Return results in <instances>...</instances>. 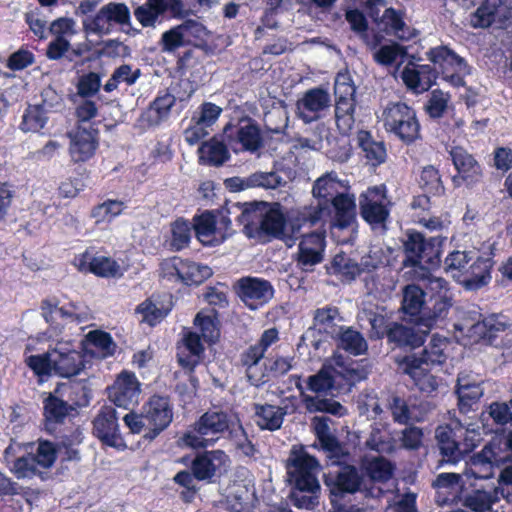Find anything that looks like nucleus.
I'll return each mask as SVG.
<instances>
[{
    "instance_id": "4468645a",
    "label": "nucleus",
    "mask_w": 512,
    "mask_h": 512,
    "mask_svg": "<svg viewBox=\"0 0 512 512\" xmlns=\"http://www.w3.org/2000/svg\"><path fill=\"white\" fill-rule=\"evenodd\" d=\"M92 434L102 446L117 451L127 449L126 441L121 433L116 409L109 405L102 406L92 420Z\"/></svg>"
},
{
    "instance_id": "680f3d73",
    "label": "nucleus",
    "mask_w": 512,
    "mask_h": 512,
    "mask_svg": "<svg viewBox=\"0 0 512 512\" xmlns=\"http://www.w3.org/2000/svg\"><path fill=\"white\" fill-rule=\"evenodd\" d=\"M57 446L55 443L49 440L39 439L37 441V447L32 455L34 456L36 463L42 469L51 468L57 459Z\"/></svg>"
},
{
    "instance_id": "412c9836",
    "label": "nucleus",
    "mask_w": 512,
    "mask_h": 512,
    "mask_svg": "<svg viewBox=\"0 0 512 512\" xmlns=\"http://www.w3.org/2000/svg\"><path fill=\"white\" fill-rule=\"evenodd\" d=\"M449 154L457 171V174L452 177L455 187H460L461 185L473 187L482 181L483 172L481 165L472 154L459 146L453 147Z\"/></svg>"
},
{
    "instance_id": "9b49d317",
    "label": "nucleus",
    "mask_w": 512,
    "mask_h": 512,
    "mask_svg": "<svg viewBox=\"0 0 512 512\" xmlns=\"http://www.w3.org/2000/svg\"><path fill=\"white\" fill-rule=\"evenodd\" d=\"M161 271L166 280L186 286H198L213 274L208 265L178 256L166 259L161 264Z\"/></svg>"
},
{
    "instance_id": "a878e982",
    "label": "nucleus",
    "mask_w": 512,
    "mask_h": 512,
    "mask_svg": "<svg viewBox=\"0 0 512 512\" xmlns=\"http://www.w3.org/2000/svg\"><path fill=\"white\" fill-rule=\"evenodd\" d=\"M331 97L327 90L322 87H314L307 90L303 97L297 102V108L305 123L317 121L321 113L329 108Z\"/></svg>"
},
{
    "instance_id": "5701e85b",
    "label": "nucleus",
    "mask_w": 512,
    "mask_h": 512,
    "mask_svg": "<svg viewBox=\"0 0 512 512\" xmlns=\"http://www.w3.org/2000/svg\"><path fill=\"white\" fill-rule=\"evenodd\" d=\"M74 265L79 272L90 273L100 278H119L123 275L116 260L108 256L94 255L89 249L75 257Z\"/></svg>"
},
{
    "instance_id": "8fccbe9b",
    "label": "nucleus",
    "mask_w": 512,
    "mask_h": 512,
    "mask_svg": "<svg viewBox=\"0 0 512 512\" xmlns=\"http://www.w3.org/2000/svg\"><path fill=\"white\" fill-rule=\"evenodd\" d=\"M363 467L372 481L386 482L393 476L394 465L382 456L366 461Z\"/></svg>"
},
{
    "instance_id": "37998d69",
    "label": "nucleus",
    "mask_w": 512,
    "mask_h": 512,
    "mask_svg": "<svg viewBox=\"0 0 512 512\" xmlns=\"http://www.w3.org/2000/svg\"><path fill=\"white\" fill-rule=\"evenodd\" d=\"M358 142L365 158L372 166L376 167L385 162L387 157L385 144L375 141L370 132L361 130L358 133Z\"/></svg>"
},
{
    "instance_id": "aec40b11",
    "label": "nucleus",
    "mask_w": 512,
    "mask_h": 512,
    "mask_svg": "<svg viewBox=\"0 0 512 512\" xmlns=\"http://www.w3.org/2000/svg\"><path fill=\"white\" fill-rule=\"evenodd\" d=\"M141 393V383L132 371L123 370L115 378L113 384L107 387V397L119 408L129 409L138 404Z\"/></svg>"
},
{
    "instance_id": "7ed1b4c3",
    "label": "nucleus",
    "mask_w": 512,
    "mask_h": 512,
    "mask_svg": "<svg viewBox=\"0 0 512 512\" xmlns=\"http://www.w3.org/2000/svg\"><path fill=\"white\" fill-rule=\"evenodd\" d=\"M174 418V408L168 395L152 394L140 412L130 411L123 417L131 434H141L146 442L154 441L169 428Z\"/></svg>"
},
{
    "instance_id": "603ef678",
    "label": "nucleus",
    "mask_w": 512,
    "mask_h": 512,
    "mask_svg": "<svg viewBox=\"0 0 512 512\" xmlns=\"http://www.w3.org/2000/svg\"><path fill=\"white\" fill-rule=\"evenodd\" d=\"M101 56L100 51H93L89 44L79 43L75 47L68 48L66 51V59L73 62V69H79L88 63L94 62Z\"/></svg>"
},
{
    "instance_id": "423d86ee",
    "label": "nucleus",
    "mask_w": 512,
    "mask_h": 512,
    "mask_svg": "<svg viewBox=\"0 0 512 512\" xmlns=\"http://www.w3.org/2000/svg\"><path fill=\"white\" fill-rule=\"evenodd\" d=\"M384 127L406 145L421 137V126L414 108L404 102L390 103L383 112Z\"/></svg>"
},
{
    "instance_id": "c9c22d12",
    "label": "nucleus",
    "mask_w": 512,
    "mask_h": 512,
    "mask_svg": "<svg viewBox=\"0 0 512 512\" xmlns=\"http://www.w3.org/2000/svg\"><path fill=\"white\" fill-rule=\"evenodd\" d=\"M198 156L200 164L219 167L229 160L230 153L223 142L212 137L200 145Z\"/></svg>"
},
{
    "instance_id": "4d7b16f0",
    "label": "nucleus",
    "mask_w": 512,
    "mask_h": 512,
    "mask_svg": "<svg viewBox=\"0 0 512 512\" xmlns=\"http://www.w3.org/2000/svg\"><path fill=\"white\" fill-rule=\"evenodd\" d=\"M47 122L45 111L41 105H29L22 116L20 129L24 132H38Z\"/></svg>"
},
{
    "instance_id": "39448f33",
    "label": "nucleus",
    "mask_w": 512,
    "mask_h": 512,
    "mask_svg": "<svg viewBox=\"0 0 512 512\" xmlns=\"http://www.w3.org/2000/svg\"><path fill=\"white\" fill-rule=\"evenodd\" d=\"M323 484L332 507L349 506L346 498L361 490L363 476L356 466L345 463L324 473Z\"/></svg>"
},
{
    "instance_id": "a211bd4d",
    "label": "nucleus",
    "mask_w": 512,
    "mask_h": 512,
    "mask_svg": "<svg viewBox=\"0 0 512 512\" xmlns=\"http://www.w3.org/2000/svg\"><path fill=\"white\" fill-rule=\"evenodd\" d=\"M75 408L69 402L49 393L43 399V429L49 435H56L69 430L74 424L70 414Z\"/></svg>"
},
{
    "instance_id": "6e6552de",
    "label": "nucleus",
    "mask_w": 512,
    "mask_h": 512,
    "mask_svg": "<svg viewBox=\"0 0 512 512\" xmlns=\"http://www.w3.org/2000/svg\"><path fill=\"white\" fill-rule=\"evenodd\" d=\"M426 56L443 80L456 88L465 86V77L470 75L471 70L463 57L444 45L430 48Z\"/></svg>"
},
{
    "instance_id": "4c0bfd02",
    "label": "nucleus",
    "mask_w": 512,
    "mask_h": 512,
    "mask_svg": "<svg viewBox=\"0 0 512 512\" xmlns=\"http://www.w3.org/2000/svg\"><path fill=\"white\" fill-rule=\"evenodd\" d=\"M194 326L200 331V336L209 345L216 344L220 339V321L218 319V312L212 309L209 313L200 311L196 314Z\"/></svg>"
},
{
    "instance_id": "49530a36",
    "label": "nucleus",
    "mask_w": 512,
    "mask_h": 512,
    "mask_svg": "<svg viewBox=\"0 0 512 512\" xmlns=\"http://www.w3.org/2000/svg\"><path fill=\"white\" fill-rule=\"evenodd\" d=\"M462 505L473 512H489L498 501L496 493L475 489L463 495Z\"/></svg>"
},
{
    "instance_id": "f704fd0d",
    "label": "nucleus",
    "mask_w": 512,
    "mask_h": 512,
    "mask_svg": "<svg viewBox=\"0 0 512 512\" xmlns=\"http://www.w3.org/2000/svg\"><path fill=\"white\" fill-rule=\"evenodd\" d=\"M175 103L176 98L174 95L168 91H160L145 111V120L150 126L160 125L163 121L168 119L171 108Z\"/></svg>"
},
{
    "instance_id": "9d476101",
    "label": "nucleus",
    "mask_w": 512,
    "mask_h": 512,
    "mask_svg": "<svg viewBox=\"0 0 512 512\" xmlns=\"http://www.w3.org/2000/svg\"><path fill=\"white\" fill-rule=\"evenodd\" d=\"M441 240L438 237L429 239L416 230H408L406 240L403 243L405 267L424 268V265H433L439 261V246Z\"/></svg>"
},
{
    "instance_id": "20e7f679",
    "label": "nucleus",
    "mask_w": 512,
    "mask_h": 512,
    "mask_svg": "<svg viewBox=\"0 0 512 512\" xmlns=\"http://www.w3.org/2000/svg\"><path fill=\"white\" fill-rule=\"evenodd\" d=\"M319 462L303 445H293L285 461L289 482L300 492L315 493L320 489L316 470Z\"/></svg>"
},
{
    "instance_id": "69168bd1",
    "label": "nucleus",
    "mask_w": 512,
    "mask_h": 512,
    "mask_svg": "<svg viewBox=\"0 0 512 512\" xmlns=\"http://www.w3.org/2000/svg\"><path fill=\"white\" fill-rule=\"evenodd\" d=\"M86 338L91 345L101 352L103 357H110L115 354L117 345L110 333L93 330L86 335Z\"/></svg>"
},
{
    "instance_id": "72a5a7b5",
    "label": "nucleus",
    "mask_w": 512,
    "mask_h": 512,
    "mask_svg": "<svg viewBox=\"0 0 512 512\" xmlns=\"http://www.w3.org/2000/svg\"><path fill=\"white\" fill-rule=\"evenodd\" d=\"M399 368L403 371V373L409 375L413 378L417 385H419L420 389L423 391L433 392L437 389L438 384L436 382L435 377L431 375H426L427 377V387L424 383H421L420 376L424 371H428L429 367L426 366V360H424L422 354L417 356L415 354L405 355L398 361Z\"/></svg>"
},
{
    "instance_id": "1a4fd4ad",
    "label": "nucleus",
    "mask_w": 512,
    "mask_h": 512,
    "mask_svg": "<svg viewBox=\"0 0 512 512\" xmlns=\"http://www.w3.org/2000/svg\"><path fill=\"white\" fill-rule=\"evenodd\" d=\"M83 30L87 34L109 35L115 26H131V12L123 2H108L95 15L87 16L83 21Z\"/></svg>"
},
{
    "instance_id": "bf43d9fd",
    "label": "nucleus",
    "mask_w": 512,
    "mask_h": 512,
    "mask_svg": "<svg viewBox=\"0 0 512 512\" xmlns=\"http://www.w3.org/2000/svg\"><path fill=\"white\" fill-rule=\"evenodd\" d=\"M472 261L470 252L466 251H453L448 254L445 259V266L448 272L453 274V277L461 283L462 277L467 273L468 265Z\"/></svg>"
},
{
    "instance_id": "f8f14e48",
    "label": "nucleus",
    "mask_w": 512,
    "mask_h": 512,
    "mask_svg": "<svg viewBox=\"0 0 512 512\" xmlns=\"http://www.w3.org/2000/svg\"><path fill=\"white\" fill-rule=\"evenodd\" d=\"M428 290L430 295L426 302L423 318H418V326L427 328V331L439 321H444L452 307V298L449 295V287L446 280L430 278Z\"/></svg>"
},
{
    "instance_id": "6ab92c4d",
    "label": "nucleus",
    "mask_w": 512,
    "mask_h": 512,
    "mask_svg": "<svg viewBox=\"0 0 512 512\" xmlns=\"http://www.w3.org/2000/svg\"><path fill=\"white\" fill-rule=\"evenodd\" d=\"M235 290L240 300L250 310L263 307L275 293L270 281L252 276L240 278L235 285Z\"/></svg>"
},
{
    "instance_id": "de8ad7c7",
    "label": "nucleus",
    "mask_w": 512,
    "mask_h": 512,
    "mask_svg": "<svg viewBox=\"0 0 512 512\" xmlns=\"http://www.w3.org/2000/svg\"><path fill=\"white\" fill-rule=\"evenodd\" d=\"M404 12L393 7L386 8L382 15V22L388 33L394 34L401 40H409L411 33L404 21Z\"/></svg>"
},
{
    "instance_id": "58836bf2",
    "label": "nucleus",
    "mask_w": 512,
    "mask_h": 512,
    "mask_svg": "<svg viewBox=\"0 0 512 512\" xmlns=\"http://www.w3.org/2000/svg\"><path fill=\"white\" fill-rule=\"evenodd\" d=\"M52 436L59 440L60 446L64 448L63 462H79L81 460L80 451L74 447L83 441V433L80 426L72 424L69 430Z\"/></svg>"
},
{
    "instance_id": "2f4dec72",
    "label": "nucleus",
    "mask_w": 512,
    "mask_h": 512,
    "mask_svg": "<svg viewBox=\"0 0 512 512\" xmlns=\"http://www.w3.org/2000/svg\"><path fill=\"white\" fill-rule=\"evenodd\" d=\"M454 393L457 396V407L461 414H468L477 409L484 390L480 383L471 382L468 377H458Z\"/></svg>"
},
{
    "instance_id": "f03ea898",
    "label": "nucleus",
    "mask_w": 512,
    "mask_h": 512,
    "mask_svg": "<svg viewBox=\"0 0 512 512\" xmlns=\"http://www.w3.org/2000/svg\"><path fill=\"white\" fill-rule=\"evenodd\" d=\"M248 217L249 212L243 209V204L230 201H226L219 208L195 214L192 222L184 217H178L170 224L169 249L179 252L188 248L192 239V230L203 246H220L235 233L232 220L243 225Z\"/></svg>"
},
{
    "instance_id": "3c124183",
    "label": "nucleus",
    "mask_w": 512,
    "mask_h": 512,
    "mask_svg": "<svg viewBox=\"0 0 512 512\" xmlns=\"http://www.w3.org/2000/svg\"><path fill=\"white\" fill-rule=\"evenodd\" d=\"M204 53L199 46H194L187 49L181 56H179L176 68L181 76H194L195 71H199L198 67H202V59Z\"/></svg>"
},
{
    "instance_id": "c85d7f7f",
    "label": "nucleus",
    "mask_w": 512,
    "mask_h": 512,
    "mask_svg": "<svg viewBox=\"0 0 512 512\" xmlns=\"http://www.w3.org/2000/svg\"><path fill=\"white\" fill-rule=\"evenodd\" d=\"M436 439L443 461L447 463H457L465 453L470 452L475 447L474 443H464V448L461 449L457 434L449 425L439 426L436 429Z\"/></svg>"
},
{
    "instance_id": "393cba45",
    "label": "nucleus",
    "mask_w": 512,
    "mask_h": 512,
    "mask_svg": "<svg viewBox=\"0 0 512 512\" xmlns=\"http://www.w3.org/2000/svg\"><path fill=\"white\" fill-rule=\"evenodd\" d=\"M439 72L429 64L408 63L401 73L404 84L416 93L428 91L435 83Z\"/></svg>"
},
{
    "instance_id": "f257e3e1",
    "label": "nucleus",
    "mask_w": 512,
    "mask_h": 512,
    "mask_svg": "<svg viewBox=\"0 0 512 512\" xmlns=\"http://www.w3.org/2000/svg\"><path fill=\"white\" fill-rule=\"evenodd\" d=\"M220 437L232 442L236 450L247 457H253L257 449L249 439L240 416L232 410H208L185 431L179 439L181 446L194 450L204 449L191 462L192 475L198 481L211 480L226 472L230 463L224 450H206L214 446Z\"/></svg>"
},
{
    "instance_id": "b1692460",
    "label": "nucleus",
    "mask_w": 512,
    "mask_h": 512,
    "mask_svg": "<svg viewBox=\"0 0 512 512\" xmlns=\"http://www.w3.org/2000/svg\"><path fill=\"white\" fill-rule=\"evenodd\" d=\"M232 129V125L227 124L224 133L230 141L235 140L239 143L243 151L255 153L263 147L262 132L255 120L248 117L241 118L235 127L234 135L230 132Z\"/></svg>"
},
{
    "instance_id": "ea45409f",
    "label": "nucleus",
    "mask_w": 512,
    "mask_h": 512,
    "mask_svg": "<svg viewBox=\"0 0 512 512\" xmlns=\"http://www.w3.org/2000/svg\"><path fill=\"white\" fill-rule=\"evenodd\" d=\"M340 317L338 307L327 305L317 308L313 313V327L320 333L335 337L340 330L336 324V319Z\"/></svg>"
},
{
    "instance_id": "79ce46f5",
    "label": "nucleus",
    "mask_w": 512,
    "mask_h": 512,
    "mask_svg": "<svg viewBox=\"0 0 512 512\" xmlns=\"http://www.w3.org/2000/svg\"><path fill=\"white\" fill-rule=\"evenodd\" d=\"M491 265L488 259L478 256L468 265L467 273L461 279V283L466 287H480L487 284L490 279Z\"/></svg>"
},
{
    "instance_id": "7c9ffc66",
    "label": "nucleus",
    "mask_w": 512,
    "mask_h": 512,
    "mask_svg": "<svg viewBox=\"0 0 512 512\" xmlns=\"http://www.w3.org/2000/svg\"><path fill=\"white\" fill-rule=\"evenodd\" d=\"M426 335L427 331L421 332L414 327L394 321L388 328L386 339L392 349H415L424 344Z\"/></svg>"
},
{
    "instance_id": "2eb2a0df",
    "label": "nucleus",
    "mask_w": 512,
    "mask_h": 512,
    "mask_svg": "<svg viewBox=\"0 0 512 512\" xmlns=\"http://www.w3.org/2000/svg\"><path fill=\"white\" fill-rule=\"evenodd\" d=\"M166 13L174 18H184L188 16L189 10L183 0H146L133 11L135 19L143 28H154L162 22Z\"/></svg>"
},
{
    "instance_id": "052dcab7",
    "label": "nucleus",
    "mask_w": 512,
    "mask_h": 512,
    "mask_svg": "<svg viewBox=\"0 0 512 512\" xmlns=\"http://www.w3.org/2000/svg\"><path fill=\"white\" fill-rule=\"evenodd\" d=\"M171 311V304L168 306H157L152 300L146 299L140 303L136 312L143 316V320L149 325L154 326L163 320Z\"/></svg>"
},
{
    "instance_id": "cd10ccee",
    "label": "nucleus",
    "mask_w": 512,
    "mask_h": 512,
    "mask_svg": "<svg viewBox=\"0 0 512 512\" xmlns=\"http://www.w3.org/2000/svg\"><path fill=\"white\" fill-rule=\"evenodd\" d=\"M330 215L332 228L344 230L356 223L355 197L349 193L338 196L325 209Z\"/></svg>"
},
{
    "instance_id": "4be33fe9",
    "label": "nucleus",
    "mask_w": 512,
    "mask_h": 512,
    "mask_svg": "<svg viewBox=\"0 0 512 512\" xmlns=\"http://www.w3.org/2000/svg\"><path fill=\"white\" fill-rule=\"evenodd\" d=\"M99 129L74 127L68 133L69 155L74 163H85L92 159L99 148Z\"/></svg>"
},
{
    "instance_id": "774afa93",
    "label": "nucleus",
    "mask_w": 512,
    "mask_h": 512,
    "mask_svg": "<svg viewBox=\"0 0 512 512\" xmlns=\"http://www.w3.org/2000/svg\"><path fill=\"white\" fill-rule=\"evenodd\" d=\"M450 95L443 93L440 89L431 92V96L425 104L426 113L433 119H438L445 113Z\"/></svg>"
},
{
    "instance_id": "ddd939ff",
    "label": "nucleus",
    "mask_w": 512,
    "mask_h": 512,
    "mask_svg": "<svg viewBox=\"0 0 512 512\" xmlns=\"http://www.w3.org/2000/svg\"><path fill=\"white\" fill-rule=\"evenodd\" d=\"M391 203L385 185L369 187L359 198L360 216L372 228L386 225Z\"/></svg>"
},
{
    "instance_id": "864d4df0",
    "label": "nucleus",
    "mask_w": 512,
    "mask_h": 512,
    "mask_svg": "<svg viewBox=\"0 0 512 512\" xmlns=\"http://www.w3.org/2000/svg\"><path fill=\"white\" fill-rule=\"evenodd\" d=\"M40 308L43 318L50 325H53L55 322V314H59L61 318L71 322L79 321V316L73 311L74 305L72 304L69 307H58L57 301L44 299L41 301Z\"/></svg>"
},
{
    "instance_id": "a18cd8bd",
    "label": "nucleus",
    "mask_w": 512,
    "mask_h": 512,
    "mask_svg": "<svg viewBox=\"0 0 512 512\" xmlns=\"http://www.w3.org/2000/svg\"><path fill=\"white\" fill-rule=\"evenodd\" d=\"M418 184L421 190L426 194L437 197L445 195L446 189L441 174L433 165H427L422 168L419 174Z\"/></svg>"
},
{
    "instance_id": "338daca9",
    "label": "nucleus",
    "mask_w": 512,
    "mask_h": 512,
    "mask_svg": "<svg viewBox=\"0 0 512 512\" xmlns=\"http://www.w3.org/2000/svg\"><path fill=\"white\" fill-rule=\"evenodd\" d=\"M388 409L391 412L393 421L400 425H408L414 419L412 417L411 407L407 401L397 395H393L388 402Z\"/></svg>"
},
{
    "instance_id": "f3484780",
    "label": "nucleus",
    "mask_w": 512,
    "mask_h": 512,
    "mask_svg": "<svg viewBox=\"0 0 512 512\" xmlns=\"http://www.w3.org/2000/svg\"><path fill=\"white\" fill-rule=\"evenodd\" d=\"M473 334L498 348H512V323L506 316L491 314L472 326Z\"/></svg>"
},
{
    "instance_id": "0eeeda50",
    "label": "nucleus",
    "mask_w": 512,
    "mask_h": 512,
    "mask_svg": "<svg viewBox=\"0 0 512 512\" xmlns=\"http://www.w3.org/2000/svg\"><path fill=\"white\" fill-rule=\"evenodd\" d=\"M349 187L343 181L337 179V176L331 172L318 178L312 188V193L319 200L316 207L305 208L300 212V218L304 223L310 226L316 225L322 218L328 204L334 201L338 196L348 193Z\"/></svg>"
},
{
    "instance_id": "e433bc0d",
    "label": "nucleus",
    "mask_w": 512,
    "mask_h": 512,
    "mask_svg": "<svg viewBox=\"0 0 512 512\" xmlns=\"http://www.w3.org/2000/svg\"><path fill=\"white\" fill-rule=\"evenodd\" d=\"M286 410L271 404H255V422L261 430L276 431L281 428Z\"/></svg>"
},
{
    "instance_id": "09e8293b",
    "label": "nucleus",
    "mask_w": 512,
    "mask_h": 512,
    "mask_svg": "<svg viewBox=\"0 0 512 512\" xmlns=\"http://www.w3.org/2000/svg\"><path fill=\"white\" fill-rule=\"evenodd\" d=\"M500 0H483L475 12L471 14L473 28H488L496 19Z\"/></svg>"
},
{
    "instance_id": "5fc2aeb1",
    "label": "nucleus",
    "mask_w": 512,
    "mask_h": 512,
    "mask_svg": "<svg viewBox=\"0 0 512 512\" xmlns=\"http://www.w3.org/2000/svg\"><path fill=\"white\" fill-rule=\"evenodd\" d=\"M24 362L34 375L40 379L49 377L54 373L52 351L38 355L26 356Z\"/></svg>"
},
{
    "instance_id": "a19ab883",
    "label": "nucleus",
    "mask_w": 512,
    "mask_h": 512,
    "mask_svg": "<svg viewBox=\"0 0 512 512\" xmlns=\"http://www.w3.org/2000/svg\"><path fill=\"white\" fill-rule=\"evenodd\" d=\"M451 342L448 338L434 334L429 343L424 347L421 354L426 360V366L443 365L448 358V348Z\"/></svg>"
},
{
    "instance_id": "e2e57ef3",
    "label": "nucleus",
    "mask_w": 512,
    "mask_h": 512,
    "mask_svg": "<svg viewBox=\"0 0 512 512\" xmlns=\"http://www.w3.org/2000/svg\"><path fill=\"white\" fill-rule=\"evenodd\" d=\"M38 467L39 465L36 463L32 453H27L21 457L16 458L12 462L10 470L18 479H24L33 478L34 476L40 474L41 472L38 470Z\"/></svg>"
},
{
    "instance_id": "0e129e2a",
    "label": "nucleus",
    "mask_w": 512,
    "mask_h": 512,
    "mask_svg": "<svg viewBox=\"0 0 512 512\" xmlns=\"http://www.w3.org/2000/svg\"><path fill=\"white\" fill-rule=\"evenodd\" d=\"M101 88V75L97 72H88L79 76L76 83L77 95L83 99L95 96Z\"/></svg>"
},
{
    "instance_id": "c756f323",
    "label": "nucleus",
    "mask_w": 512,
    "mask_h": 512,
    "mask_svg": "<svg viewBox=\"0 0 512 512\" xmlns=\"http://www.w3.org/2000/svg\"><path fill=\"white\" fill-rule=\"evenodd\" d=\"M54 374L62 378L78 375L85 368V354L81 351L68 348H54L52 350Z\"/></svg>"
},
{
    "instance_id": "bb28decb",
    "label": "nucleus",
    "mask_w": 512,
    "mask_h": 512,
    "mask_svg": "<svg viewBox=\"0 0 512 512\" xmlns=\"http://www.w3.org/2000/svg\"><path fill=\"white\" fill-rule=\"evenodd\" d=\"M205 348L202 344V337L194 332L187 331L177 345V360L179 365L194 372L195 368L200 364Z\"/></svg>"
},
{
    "instance_id": "13d9d810",
    "label": "nucleus",
    "mask_w": 512,
    "mask_h": 512,
    "mask_svg": "<svg viewBox=\"0 0 512 512\" xmlns=\"http://www.w3.org/2000/svg\"><path fill=\"white\" fill-rule=\"evenodd\" d=\"M336 370L323 366L316 374L309 376L307 388L314 393H326L334 388Z\"/></svg>"
},
{
    "instance_id": "6e6d98bb",
    "label": "nucleus",
    "mask_w": 512,
    "mask_h": 512,
    "mask_svg": "<svg viewBox=\"0 0 512 512\" xmlns=\"http://www.w3.org/2000/svg\"><path fill=\"white\" fill-rule=\"evenodd\" d=\"M98 115V107L91 99H84L75 108L76 124L75 127H84L86 129H98L99 122L93 121Z\"/></svg>"
},
{
    "instance_id": "473e14b6",
    "label": "nucleus",
    "mask_w": 512,
    "mask_h": 512,
    "mask_svg": "<svg viewBox=\"0 0 512 512\" xmlns=\"http://www.w3.org/2000/svg\"><path fill=\"white\" fill-rule=\"evenodd\" d=\"M426 295L427 293L416 284H408L403 288L401 309L416 325H418V318H423L427 302Z\"/></svg>"
},
{
    "instance_id": "c03bdc74",
    "label": "nucleus",
    "mask_w": 512,
    "mask_h": 512,
    "mask_svg": "<svg viewBox=\"0 0 512 512\" xmlns=\"http://www.w3.org/2000/svg\"><path fill=\"white\" fill-rule=\"evenodd\" d=\"M336 336L338 337V346L354 356L363 355L368 350V345L363 335L351 327L345 329L340 327Z\"/></svg>"
},
{
    "instance_id": "dca6fc26",
    "label": "nucleus",
    "mask_w": 512,
    "mask_h": 512,
    "mask_svg": "<svg viewBox=\"0 0 512 512\" xmlns=\"http://www.w3.org/2000/svg\"><path fill=\"white\" fill-rule=\"evenodd\" d=\"M300 214L294 221L290 223L291 232L287 233V218L281 209L279 203H274L266 210L262 216L257 227V235L259 237L267 236L271 239H278L282 241L293 240L297 233H299L301 226L307 223L299 220Z\"/></svg>"
}]
</instances>
